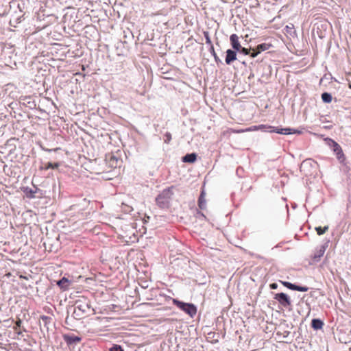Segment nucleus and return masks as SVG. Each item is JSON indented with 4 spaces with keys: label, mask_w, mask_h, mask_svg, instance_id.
I'll list each match as a JSON object with an SVG mask.
<instances>
[{
    "label": "nucleus",
    "mask_w": 351,
    "mask_h": 351,
    "mask_svg": "<svg viewBox=\"0 0 351 351\" xmlns=\"http://www.w3.org/2000/svg\"><path fill=\"white\" fill-rule=\"evenodd\" d=\"M320 121L322 123H325V122H330L329 121L326 120V118L325 117H322L320 118Z\"/></svg>",
    "instance_id": "473e14b6"
},
{
    "label": "nucleus",
    "mask_w": 351,
    "mask_h": 351,
    "mask_svg": "<svg viewBox=\"0 0 351 351\" xmlns=\"http://www.w3.org/2000/svg\"><path fill=\"white\" fill-rule=\"evenodd\" d=\"M70 284L71 282L66 278H62L57 282V285L64 291L69 289Z\"/></svg>",
    "instance_id": "ddd939ff"
},
{
    "label": "nucleus",
    "mask_w": 351,
    "mask_h": 351,
    "mask_svg": "<svg viewBox=\"0 0 351 351\" xmlns=\"http://www.w3.org/2000/svg\"><path fill=\"white\" fill-rule=\"evenodd\" d=\"M322 99L323 102L328 104L332 101V96L330 93L328 92H324L321 95Z\"/></svg>",
    "instance_id": "f3484780"
},
{
    "label": "nucleus",
    "mask_w": 351,
    "mask_h": 351,
    "mask_svg": "<svg viewBox=\"0 0 351 351\" xmlns=\"http://www.w3.org/2000/svg\"><path fill=\"white\" fill-rule=\"evenodd\" d=\"M34 107L29 106V108H30L31 110L34 109Z\"/></svg>",
    "instance_id": "e433bc0d"
},
{
    "label": "nucleus",
    "mask_w": 351,
    "mask_h": 351,
    "mask_svg": "<svg viewBox=\"0 0 351 351\" xmlns=\"http://www.w3.org/2000/svg\"><path fill=\"white\" fill-rule=\"evenodd\" d=\"M40 319L43 322L45 325H47L50 323L51 318L46 315H41Z\"/></svg>",
    "instance_id": "bb28decb"
},
{
    "label": "nucleus",
    "mask_w": 351,
    "mask_h": 351,
    "mask_svg": "<svg viewBox=\"0 0 351 351\" xmlns=\"http://www.w3.org/2000/svg\"><path fill=\"white\" fill-rule=\"evenodd\" d=\"M274 299L284 307H287L291 305L289 297L284 293H276L274 296Z\"/></svg>",
    "instance_id": "20e7f679"
},
{
    "label": "nucleus",
    "mask_w": 351,
    "mask_h": 351,
    "mask_svg": "<svg viewBox=\"0 0 351 351\" xmlns=\"http://www.w3.org/2000/svg\"><path fill=\"white\" fill-rule=\"evenodd\" d=\"M226 53L225 62L226 64L230 65L237 59V51L235 49H228Z\"/></svg>",
    "instance_id": "423d86ee"
},
{
    "label": "nucleus",
    "mask_w": 351,
    "mask_h": 351,
    "mask_svg": "<svg viewBox=\"0 0 351 351\" xmlns=\"http://www.w3.org/2000/svg\"><path fill=\"white\" fill-rule=\"evenodd\" d=\"M58 167H59V164L58 163L48 162L47 164V169H54L58 168Z\"/></svg>",
    "instance_id": "cd10ccee"
},
{
    "label": "nucleus",
    "mask_w": 351,
    "mask_h": 351,
    "mask_svg": "<svg viewBox=\"0 0 351 351\" xmlns=\"http://www.w3.org/2000/svg\"><path fill=\"white\" fill-rule=\"evenodd\" d=\"M326 248L324 246L322 245L318 249L316 250L314 254L312 256V260L313 262H317L319 261L320 258L322 257L324 254Z\"/></svg>",
    "instance_id": "9d476101"
},
{
    "label": "nucleus",
    "mask_w": 351,
    "mask_h": 351,
    "mask_svg": "<svg viewBox=\"0 0 351 351\" xmlns=\"http://www.w3.org/2000/svg\"><path fill=\"white\" fill-rule=\"evenodd\" d=\"M77 311L82 312V316H88L95 313L94 308L91 306L90 301L85 298L79 299L76 302V307L74 313L77 314Z\"/></svg>",
    "instance_id": "f03ea898"
},
{
    "label": "nucleus",
    "mask_w": 351,
    "mask_h": 351,
    "mask_svg": "<svg viewBox=\"0 0 351 351\" xmlns=\"http://www.w3.org/2000/svg\"><path fill=\"white\" fill-rule=\"evenodd\" d=\"M328 226H326L324 227H321V226H319V227H316L315 228V231L317 232V234L318 235H322L324 234V233H326L328 230Z\"/></svg>",
    "instance_id": "aec40b11"
},
{
    "label": "nucleus",
    "mask_w": 351,
    "mask_h": 351,
    "mask_svg": "<svg viewBox=\"0 0 351 351\" xmlns=\"http://www.w3.org/2000/svg\"><path fill=\"white\" fill-rule=\"evenodd\" d=\"M127 207H128V208L125 210L126 211L130 212V211H131L132 210V208L131 207L128 206H127Z\"/></svg>",
    "instance_id": "c9c22d12"
},
{
    "label": "nucleus",
    "mask_w": 351,
    "mask_h": 351,
    "mask_svg": "<svg viewBox=\"0 0 351 351\" xmlns=\"http://www.w3.org/2000/svg\"><path fill=\"white\" fill-rule=\"evenodd\" d=\"M210 52L213 56L216 62H221L219 58L217 56V53H215L213 45H211V47H210Z\"/></svg>",
    "instance_id": "393cba45"
},
{
    "label": "nucleus",
    "mask_w": 351,
    "mask_h": 351,
    "mask_svg": "<svg viewBox=\"0 0 351 351\" xmlns=\"http://www.w3.org/2000/svg\"><path fill=\"white\" fill-rule=\"evenodd\" d=\"M14 105L17 106V105H18V104H17L16 102H15V103H11V104H10V108H12V110H13V109H14V107L13 106Z\"/></svg>",
    "instance_id": "72a5a7b5"
},
{
    "label": "nucleus",
    "mask_w": 351,
    "mask_h": 351,
    "mask_svg": "<svg viewBox=\"0 0 351 351\" xmlns=\"http://www.w3.org/2000/svg\"><path fill=\"white\" fill-rule=\"evenodd\" d=\"M110 351H123V350L121 346L115 344L110 348Z\"/></svg>",
    "instance_id": "c85d7f7f"
},
{
    "label": "nucleus",
    "mask_w": 351,
    "mask_h": 351,
    "mask_svg": "<svg viewBox=\"0 0 351 351\" xmlns=\"http://www.w3.org/2000/svg\"><path fill=\"white\" fill-rule=\"evenodd\" d=\"M197 159V155L194 153L188 154L182 158V161L184 162L193 163Z\"/></svg>",
    "instance_id": "2eb2a0df"
},
{
    "label": "nucleus",
    "mask_w": 351,
    "mask_h": 351,
    "mask_svg": "<svg viewBox=\"0 0 351 351\" xmlns=\"http://www.w3.org/2000/svg\"><path fill=\"white\" fill-rule=\"evenodd\" d=\"M326 141H328V144L331 146H332L333 147V152L335 153V154L337 153H338V152H340L342 149L341 147V146L337 143L335 142V141H333L332 139L331 138H326L325 139Z\"/></svg>",
    "instance_id": "4468645a"
},
{
    "label": "nucleus",
    "mask_w": 351,
    "mask_h": 351,
    "mask_svg": "<svg viewBox=\"0 0 351 351\" xmlns=\"http://www.w3.org/2000/svg\"><path fill=\"white\" fill-rule=\"evenodd\" d=\"M22 324V321L20 318H18V319L16 321V326L14 327V330L18 335H21L22 332L18 329V328H20Z\"/></svg>",
    "instance_id": "b1692460"
},
{
    "label": "nucleus",
    "mask_w": 351,
    "mask_h": 351,
    "mask_svg": "<svg viewBox=\"0 0 351 351\" xmlns=\"http://www.w3.org/2000/svg\"><path fill=\"white\" fill-rule=\"evenodd\" d=\"M272 47V45L270 43H261L258 45L255 48L258 50V53H261L266 50H268Z\"/></svg>",
    "instance_id": "dca6fc26"
},
{
    "label": "nucleus",
    "mask_w": 351,
    "mask_h": 351,
    "mask_svg": "<svg viewBox=\"0 0 351 351\" xmlns=\"http://www.w3.org/2000/svg\"><path fill=\"white\" fill-rule=\"evenodd\" d=\"M258 54H260V53H258V50L254 47V48H251L250 47V54H248V56H250V58H255L256 57Z\"/></svg>",
    "instance_id": "a878e982"
},
{
    "label": "nucleus",
    "mask_w": 351,
    "mask_h": 351,
    "mask_svg": "<svg viewBox=\"0 0 351 351\" xmlns=\"http://www.w3.org/2000/svg\"><path fill=\"white\" fill-rule=\"evenodd\" d=\"M291 129L290 128H282V129H274L272 131L273 132H275L276 133H278V134H291L292 132H291Z\"/></svg>",
    "instance_id": "6ab92c4d"
},
{
    "label": "nucleus",
    "mask_w": 351,
    "mask_h": 351,
    "mask_svg": "<svg viewBox=\"0 0 351 351\" xmlns=\"http://www.w3.org/2000/svg\"><path fill=\"white\" fill-rule=\"evenodd\" d=\"M336 156H337V160L339 161V162L344 163V162L346 160V156H345L342 149L336 154Z\"/></svg>",
    "instance_id": "412c9836"
},
{
    "label": "nucleus",
    "mask_w": 351,
    "mask_h": 351,
    "mask_svg": "<svg viewBox=\"0 0 351 351\" xmlns=\"http://www.w3.org/2000/svg\"><path fill=\"white\" fill-rule=\"evenodd\" d=\"M171 140V134L169 132H167L165 134L164 141L165 143H169Z\"/></svg>",
    "instance_id": "c756f323"
},
{
    "label": "nucleus",
    "mask_w": 351,
    "mask_h": 351,
    "mask_svg": "<svg viewBox=\"0 0 351 351\" xmlns=\"http://www.w3.org/2000/svg\"><path fill=\"white\" fill-rule=\"evenodd\" d=\"M203 34L206 40V43L209 45L210 47H211V45H213L211 42L209 32L208 31H204Z\"/></svg>",
    "instance_id": "5701e85b"
},
{
    "label": "nucleus",
    "mask_w": 351,
    "mask_h": 351,
    "mask_svg": "<svg viewBox=\"0 0 351 351\" xmlns=\"http://www.w3.org/2000/svg\"><path fill=\"white\" fill-rule=\"evenodd\" d=\"M280 282L287 288L293 290V291H302V292H306L308 290V287H301L298 285H295L294 284H292L289 282L287 281H280Z\"/></svg>",
    "instance_id": "6e6552de"
},
{
    "label": "nucleus",
    "mask_w": 351,
    "mask_h": 351,
    "mask_svg": "<svg viewBox=\"0 0 351 351\" xmlns=\"http://www.w3.org/2000/svg\"><path fill=\"white\" fill-rule=\"evenodd\" d=\"M332 128V125H326L324 126V128H326V129H330Z\"/></svg>",
    "instance_id": "f704fd0d"
},
{
    "label": "nucleus",
    "mask_w": 351,
    "mask_h": 351,
    "mask_svg": "<svg viewBox=\"0 0 351 351\" xmlns=\"http://www.w3.org/2000/svg\"><path fill=\"white\" fill-rule=\"evenodd\" d=\"M172 302L173 304L189 315L191 317H193L197 313V308L193 304L184 303L175 298L172 300Z\"/></svg>",
    "instance_id": "7ed1b4c3"
},
{
    "label": "nucleus",
    "mask_w": 351,
    "mask_h": 351,
    "mask_svg": "<svg viewBox=\"0 0 351 351\" xmlns=\"http://www.w3.org/2000/svg\"><path fill=\"white\" fill-rule=\"evenodd\" d=\"M324 323L320 319H314L312 320L311 326L314 329H321Z\"/></svg>",
    "instance_id": "a211bd4d"
},
{
    "label": "nucleus",
    "mask_w": 351,
    "mask_h": 351,
    "mask_svg": "<svg viewBox=\"0 0 351 351\" xmlns=\"http://www.w3.org/2000/svg\"><path fill=\"white\" fill-rule=\"evenodd\" d=\"M250 48L248 49L241 46L240 49L237 50V53L248 56V54H250Z\"/></svg>",
    "instance_id": "4be33fe9"
},
{
    "label": "nucleus",
    "mask_w": 351,
    "mask_h": 351,
    "mask_svg": "<svg viewBox=\"0 0 351 351\" xmlns=\"http://www.w3.org/2000/svg\"><path fill=\"white\" fill-rule=\"evenodd\" d=\"M269 287L271 289H276L278 287V285L276 283H271V284L269 285Z\"/></svg>",
    "instance_id": "2f4dec72"
},
{
    "label": "nucleus",
    "mask_w": 351,
    "mask_h": 351,
    "mask_svg": "<svg viewBox=\"0 0 351 351\" xmlns=\"http://www.w3.org/2000/svg\"><path fill=\"white\" fill-rule=\"evenodd\" d=\"M230 43L232 49L238 50L241 47L239 41V37L236 34H232L230 36Z\"/></svg>",
    "instance_id": "1a4fd4ad"
},
{
    "label": "nucleus",
    "mask_w": 351,
    "mask_h": 351,
    "mask_svg": "<svg viewBox=\"0 0 351 351\" xmlns=\"http://www.w3.org/2000/svg\"><path fill=\"white\" fill-rule=\"evenodd\" d=\"M205 192L202 191L198 199V206L202 210L205 209L206 207V201L205 199Z\"/></svg>",
    "instance_id": "f8f14e48"
},
{
    "label": "nucleus",
    "mask_w": 351,
    "mask_h": 351,
    "mask_svg": "<svg viewBox=\"0 0 351 351\" xmlns=\"http://www.w3.org/2000/svg\"><path fill=\"white\" fill-rule=\"evenodd\" d=\"M23 192L25 193L26 196L30 199L36 197L41 198L43 197L42 193H40V194L39 195H36L37 193L40 192V190L37 187H35V190L29 187H26L24 189Z\"/></svg>",
    "instance_id": "0eeeda50"
},
{
    "label": "nucleus",
    "mask_w": 351,
    "mask_h": 351,
    "mask_svg": "<svg viewBox=\"0 0 351 351\" xmlns=\"http://www.w3.org/2000/svg\"><path fill=\"white\" fill-rule=\"evenodd\" d=\"M62 337L68 346L77 344L82 341V338L80 337L75 336L74 335L64 334Z\"/></svg>",
    "instance_id": "39448f33"
},
{
    "label": "nucleus",
    "mask_w": 351,
    "mask_h": 351,
    "mask_svg": "<svg viewBox=\"0 0 351 351\" xmlns=\"http://www.w3.org/2000/svg\"><path fill=\"white\" fill-rule=\"evenodd\" d=\"M173 186L165 189L156 198V204L160 208H168L173 195Z\"/></svg>",
    "instance_id": "f257e3e1"
},
{
    "label": "nucleus",
    "mask_w": 351,
    "mask_h": 351,
    "mask_svg": "<svg viewBox=\"0 0 351 351\" xmlns=\"http://www.w3.org/2000/svg\"><path fill=\"white\" fill-rule=\"evenodd\" d=\"M106 160L110 167L116 168L118 166L119 160L115 156L111 154L108 155Z\"/></svg>",
    "instance_id": "9b49d317"
},
{
    "label": "nucleus",
    "mask_w": 351,
    "mask_h": 351,
    "mask_svg": "<svg viewBox=\"0 0 351 351\" xmlns=\"http://www.w3.org/2000/svg\"><path fill=\"white\" fill-rule=\"evenodd\" d=\"M16 275L19 276V277L21 279H25V280H29V278L32 277L31 275H29L28 276H23V274H19V271L16 273Z\"/></svg>",
    "instance_id": "7c9ffc66"
}]
</instances>
